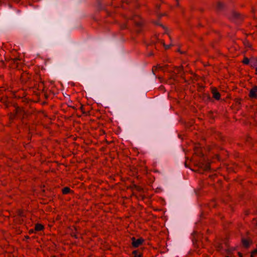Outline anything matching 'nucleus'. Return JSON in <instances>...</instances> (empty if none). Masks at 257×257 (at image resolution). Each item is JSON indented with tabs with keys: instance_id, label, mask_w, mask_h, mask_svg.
<instances>
[{
	"instance_id": "nucleus-13",
	"label": "nucleus",
	"mask_w": 257,
	"mask_h": 257,
	"mask_svg": "<svg viewBox=\"0 0 257 257\" xmlns=\"http://www.w3.org/2000/svg\"><path fill=\"white\" fill-rule=\"evenodd\" d=\"M134 22L136 27L138 28H140L142 27V23L140 22H137L136 20H134Z\"/></svg>"
},
{
	"instance_id": "nucleus-17",
	"label": "nucleus",
	"mask_w": 257,
	"mask_h": 257,
	"mask_svg": "<svg viewBox=\"0 0 257 257\" xmlns=\"http://www.w3.org/2000/svg\"><path fill=\"white\" fill-rule=\"evenodd\" d=\"M164 46H165V47L166 49H168V48H169V46H168V45H164Z\"/></svg>"
},
{
	"instance_id": "nucleus-6",
	"label": "nucleus",
	"mask_w": 257,
	"mask_h": 257,
	"mask_svg": "<svg viewBox=\"0 0 257 257\" xmlns=\"http://www.w3.org/2000/svg\"><path fill=\"white\" fill-rule=\"evenodd\" d=\"M212 93L213 97L216 100H219L220 98V94L215 88L212 90Z\"/></svg>"
},
{
	"instance_id": "nucleus-16",
	"label": "nucleus",
	"mask_w": 257,
	"mask_h": 257,
	"mask_svg": "<svg viewBox=\"0 0 257 257\" xmlns=\"http://www.w3.org/2000/svg\"><path fill=\"white\" fill-rule=\"evenodd\" d=\"M158 67V68H159V69H161V70H163V68H162V67L161 66L159 65Z\"/></svg>"
},
{
	"instance_id": "nucleus-2",
	"label": "nucleus",
	"mask_w": 257,
	"mask_h": 257,
	"mask_svg": "<svg viewBox=\"0 0 257 257\" xmlns=\"http://www.w3.org/2000/svg\"><path fill=\"white\" fill-rule=\"evenodd\" d=\"M249 96L251 99H257V86L254 85L249 90Z\"/></svg>"
},
{
	"instance_id": "nucleus-15",
	"label": "nucleus",
	"mask_w": 257,
	"mask_h": 257,
	"mask_svg": "<svg viewBox=\"0 0 257 257\" xmlns=\"http://www.w3.org/2000/svg\"><path fill=\"white\" fill-rule=\"evenodd\" d=\"M217 249L219 250H221L222 249H223V247L222 245L221 244H218L217 246Z\"/></svg>"
},
{
	"instance_id": "nucleus-21",
	"label": "nucleus",
	"mask_w": 257,
	"mask_h": 257,
	"mask_svg": "<svg viewBox=\"0 0 257 257\" xmlns=\"http://www.w3.org/2000/svg\"><path fill=\"white\" fill-rule=\"evenodd\" d=\"M225 257H229V256H225Z\"/></svg>"
},
{
	"instance_id": "nucleus-9",
	"label": "nucleus",
	"mask_w": 257,
	"mask_h": 257,
	"mask_svg": "<svg viewBox=\"0 0 257 257\" xmlns=\"http://www.w3.org/2000/svg\"><path fill=\"white\" fill-rule=\"evenodd\" d=\"M43 226L40 224H37L35 225V229L37 231L42 230L43 229Z\"/></svg>"
},
{
	"instance_id": "nucleus-5",
	"label": "nucleus",
	"mask_w": 257,
	"mask_h": 257,
	"mask_svg": "<svg viewBox=\"0 0 257 257\" xmlns=\"http://www.w3.org/2000/svg\"><path fill=\"white\" fill-rule=\"evenodd\" d=\"M249 65L255 69L257 67V58L255 57L251 58Z\"/></svg>"
},
{
	"instance_id": "nucleus-14",
	"label": "nucleus",
	"mask_w": 257,
	"mask_h": 257,
	"mask_svg": "<svg viewBox=\"0 0 257 257\" xmlns=\"http://www.w3.org/2000/svg\"><path fill=\"white\" fill-rule=\"evenodd\" d=\"M257 254V249H254L251 253L250 257H254V254Z\"/></svg>"
},
{
	"instance_id": "nucleus-4",
	"label": "nucleus",
	"mask_w": 257,
	"mask_h": 257,
	"mask_svg": "<svg viewBox=\"0 0 257 257\" xmlns=\"http://www.w3.org/2000/svg\"><path fill=\"white\" fill-rule=\"evenodd\" d=\"M216 9L217 11H218V12H221L224 10L228 9V8L223 3L220 2H218L216 5Z\"/></svg>"
},
{
	"instance_id": "nucleus-7",
	"label": "nucleus",
	"mask_w": 257,
	"mask_h": 257,
	"mask_svg": "<svg viewBox=\"0 0 257 257\" xmlns=\"http://www.w3.org/2000/svg\"><path fill=\"white\" fill-rule=\"evenodd\" d=\"M198 232L197 231H194L193 233V235L194 236V238H193V241L194 242V240L197 241L198 239L200 237V235L198 234Z\"/></svg>"
},
{
	"instance_id": "nucleus-22",
	"label": "nucleus",
	"mask_w": 257,
	"mask_h": 257,
	"mask_svg": "<svg viewBox=\"0 0 257 257\" xmlns=\"http://www.w3.org/2000/svg\"><path fill=\"white\" fill-rule=\"evenodd\" d=\"M240 257H241V256H240Z\"/></svg>"
},
{
	"instance_id": "nucleus-3",
	"label": "nucleus",
	"mask_w": 257,
	"mask_h": 257,
	"mask_svg": "<svg viewBox=\"0 0 257 257\" xmlns=\"http://www.w3.org/2000/svg\"><path fill=\"white\" fill-rule=\"evenodd\" d=\"M132 245L134 247H138L140 245H141L143 243V242L144 241L143 239H142L141 238L136 239L135 237H133L132 238Z\"/></svg>"
},
{
	"instance_id": "nucleus-11",
	"label": "nucleus",
	"mask_w": 257,
	"mask_h": 257,
	"mask_svg": "<svg viewBox=\"0 0 257 257\" xmlns=\"http://www.w3.org/2000/svg\"><path fill=\"white\" fill-rule=\"evenodd\" d=\"M62 192L63 194H66L69 193L71 192V190L68 187H65L63 189Z\"/></svg>"
},
{
	"instance_id": "nucleus-1",
	"label": "nucleus",
	"mask_w": 257,
	"mask_h": 257,
	"mask_svg": "<svg viewBox=\"0 0 257 257\" xmlns=\"http://www.w3.org/2000/svg\"><path fill=\"white\" fill-rule=\"evenodd\" d=\"M228 17L231 21L236 24H240L243 19V17L239 13L234 11H231Z\"/></svg>"
},
{
	"instance_id": "nucleus-8",
	"label": "nucleus",
	"mask_w": 257,
	"mask_h": 257,
	"mask_svg": "<svg viewBox=\"0 0 257 257\" xmlns=\"http://www.w3.org/2000/svg\"><path fill=\"white\" fill-rule=\"evenodd\" d=\"M242 242L243 245L245 247H248L249 246L250 242H249V240H248L246 239L242 238Z\"/></svg>"
},
{
	"instance_id": "nucleus-19",
	"label": "nucleus",
	"mask_w": 257,
	"mask_h": 257,
	"mask_svg": "<svg viewBox=\"0 0 257 257\" xmlns=\"http://www.w3.org/2000/svg\"><path fill=\"white\" fill-rule=\"evenodd\" d=\"M152 55H153V54L152 53H150L149 54L150 56Z\"/></svg>"
},
{
	"instance_id": "nucleus-20",
	"label": "nucleus",
	"mask_w": 257,
	"mask_h": 257,
	"mask_svg": "<svg viewBox=\"0 0 257 257\" xmlns=\"http://www.w3.org/2000/svg\"><path fill=\"white\" fill-rule=\"evenodd\" d=\"M137 31L138 32H139L140 31V30H137Z\"/></svg>"
},
{
	"instance_id": "nucleus-18",
	"label": "nucleus",
	"mask_w": 257,
	"mask_h": 257,
	"mask_svg": "<svg viewBox=\"0 0 257 257\" xmlns=\"http://www.w3.org/2000/svg\"><path fill=\"white\" fill-rule=\"evenodd\" d=\"M255 74L256 75H257V67L256 68V69H255Z\"/></svg>"
},
{
	"instance_id": "nucleus-10",
	"label": "nucleus",
	"mask_w": 257,
	"mask_h": 257,
	"mask_svg": "<svg viewBox=\"0 0 257 257\" xmlns=\"http://www.w3.org/2000/svg\"><path fill=\"white\" fill-rule=\"evenodd\" d=\"M242 62L246 65H249L250 62V59H248L247 57H244Z\"/></svg>"
},
{
	"instance_id": "nucleus-12",
	"label": "nucleus",
	"mask_w": 257,
	"mask_h": 257,
	"mask_svg": "<svg viewBox=\"0 0 257 257\" xmlns=\"http://www.w3.org/2000/svg\"><path fill=\"white\" fill-rule=\"evenodd\" d=\"M133 254H134L135 257H141L142 254L140 253H138L137 250H134L133 252Z\"/></svg>"
}]
</instances>
